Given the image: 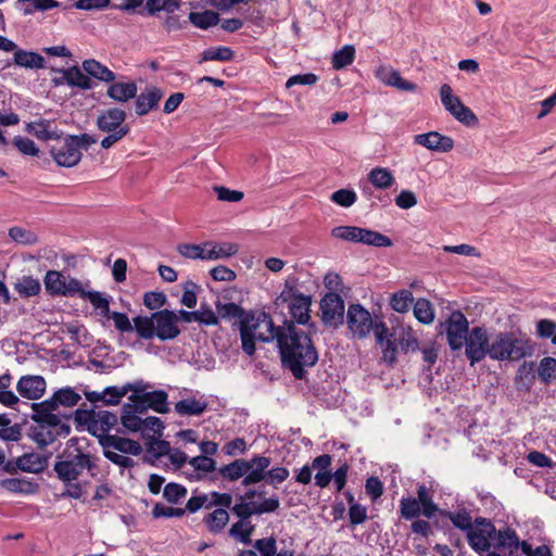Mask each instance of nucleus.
<instances>
[{
	"instance_id": "nucleus-37",
	"label": "nucleus",
	"mask_w": 556,
	"mask_h": 556,
	"mask_svg": "<svg viewBox=\"0 0 556 556\" xmlns=\"http://www.w3.org/2000/svg\"><path fill=\"white\" fill-rule=\"evenodd\" d=\"M413 302V293L407 289H402L397 292H394L390 296V306L392 307L393 311L397 313L408 312Z\"/></svg>"
},
{
	"instance_id": "nucleus-64",
	"label": "nucleus",
	"mask_w": 556,
	"mask_h": 556,
	"mask_svg": "<svg viewBox=\"0 0 556 556\" xmlns=\"http://www.w3.org/2000/svg\"><path fill=\"white\" fill-rule=\"evenodd\" d=\"M166 303V295L163 292L150 291L143 296V304L151 311L160 309Z\"/></svg>"
},
{
	"instance_id": "nucleus-30",
	"label": "nucleus",
	"mask_w": 556,
	"mask_h": 556,
	"mask_svg": "<svg viewBox=\"0 0 556 556\" xmlns=\"http://www.w3.org/2000/svg\"><path fill=\"white\" fill-rule=\"evenodd\" d=\"M439 515L443 518L450 519L455 528L465 531L466 534L475 525V520H472L470 513L466 508H462L456 511L441 509Z\"/></svg>"
},
{
	"instance_id": "nucleus-50",
	"label": "nucleus",
	"mask_w": 556,
	"mask_h": 556,
	"mask_svg": "<svg viewBox=\"0 0 556 556\" xmlns=\"http://www.w3.org/2000/svg\"><path fill=\"white\" fill-rule=\"evenodd\" d=\"M216 308H217L219 316L225 319L240 318V320H242L247 316V313L244 312V309L241 306H239L238 304L232 303V302L223 304L218 301L216 303ZM250 313H248V315Z\"/></svg>"
},
{
	"instance_id": "nucleus-47",
	"label": "nucleus",
	"mask_w": 556,
	"mask_h": 556,
	"mask_svg": "<svg viewBox=\"0 0 556 556\" xmlns=\"http://www.w3.org/2000/svg\"><path fill=\"white\" fill-rule=\"evenodd\" d=\"M235 56V52L228 48V47H216V48H208L203 51L202 58L200 60L201 62L206 61H231Z\"/></svg>"
},
{
	"instance_id": "nucleus-13",
	"label": "nucleus",
	"mask_w": 556,
	"mask_h": 556,
	"mask_svg": "<svg viewBox=\"0 0 556 556\" xmlns=\"http://www.w3.org/2000/svg\"><path fill=\"white\" fill-rule=\"evenodd\" d=\"M440 98L443 106L458 122L466 126H475L478 124V117L466 106L457 96H454L453 89L448 84H443L440 89Z\"/></svg>"
},
{
	"instance_id": "nucleus-26",
	"label": "nucleus",
	"mask_w": 556,
	"mask_h": 556,
	"mask_svg": "<svg viewBox=\"0 0 556 556\" xmlns=\"http://www.w3.org/2000/svg\"><path fill=\"white\" fill-rule=\"evenodd\" d=\"M312 298L309 295L298 296L294 303L289 304V312L293 318V323L299 325H307L311 319L309 307Z\"/></svg>"
},
{
	"instance_id": "nucleus-12",
	"label": "nucleus",
	"mask_w": 556,
	"mask_h": 556,
	"mask_svg": "<svg viewBox=\"0 0 556 556\" xmlns=\"http://www.w3.org/2000/svg\"><path fill=\"white\" fill-rule=\"evenodd\" d=\"M168 394L164 390H154L142 394H130L127 408L138 409V414H144L148 409H152L159 414L169 412L167 403Z\"/></svg>"
},
{
	"instance_id": "nucleus-51",
	"label": "nucleus",
	"mask_w": 556,
	"mask_h": 556,
	"mask_svg": "<svg viewBox=\"0 0 556 556\" xmlns=\"http://www.w3.org/2000/svg\"><path fill=\"white\" fill-rule=\"evenodd\" d=\"M211 243L206 242L204 245L184 243L177 247L178 252L187 258L191 260H206V247Z\"/></svg>"
},
{
	"instance_id": "nucleus-28",
	"label": "nucleus",
	"mask_w": 556,
	"mask_h": 556,
	"mask_svg": "<svg viewBox=\"0 0 556 556\" xmlns=\"http://www.w3.org/2000/svg\"><path fill=\"white\" fill-rule=\"evenodd\" d=\"M83 70L89 77H93L104 83H112L116 78L114 72L94 59L85 60L83 62Z\"/></svg>"
},
{
	"instance_id": "nucleus-23",
	"label": "nucleus",
	"mask_w": 556,
	"mask_h": 556,
	"mask_svg": "<svg viewBox=\"0 0 556 556\" xmlns=\"http://www.w3.org/2000/svg\"><path fill=\"white\" fill-rule=\"evenodd\" d=\"M138 87L135 81H112L106 90V96L116 102H128L137 96Z\"/></svg>"
},
{
	"instance_id": "nucleus-38",
	"label": "nucleus",
	"mask_w": 556,
	"mask_h": 556,
	"mask_svg": "<svg viewBox=\"0 0 556 556\" xmlns=\"http://www.w3.org/2000/svg\"><path fill=\"white\" fill-rule=\"evenodd\" d=\"M400 516L405 520H414L422 515V506L415 497H402L400 501Z\"/></svg>"
},
{
	"instance_id": "nucleus-61",
	"label": "nucleus",
	"mask_w": 556,
	"mask_h": 556,
	"mask_svg": "<svg viewBox=\"0 0 556 556\" xmlns=\"http://www.w3.org/2000/svg\"><path fill=\"white\" fill-rule=\"evenodd\" d=\"M14 290L23 298L35 295V279L30 276H23L15 282Z\"/></svg>"
},
{
	"instance_id": "nucleus-59",
	"label": "nucleus",
	"mask_w": 556,
	"mask_h": 556,
	"mask_svg": "<svg viewBox=\"0 0 556 556\" xmlns=\"http://www.w3.org/2000/svg\"><path fill=\"white\" fill-rule=\"evenodd\" d=\"M87 292L83 282L74 277H66L65 281V290L64 296L74 298L79 296L83 299L84 294Z\"/></svg>"
},
{
	"instance_id": "nucleus-17",
	"label": "nucleus",
	"mask_w": 556,
	"mask_h": 556,
	"mask_svg": "<svg viewBox=\"0 0 556 556\" xmlns=\"http://www.w3.org/2000/svg\"><path fill=\"white\" fill-rule=\"evenodd\" d=\"M50 153L59 166L73 167L81 160V151L72 144L68 135L50 146Z\"/></svg>"
},
{
	"instance_id": "nucleus-1",
	"label": "nucleus",
	"mask_w": 556,
	"mask_h": 556,
	"mask_svg": "<svg viewBox=\"0 0 556 556\" xmlns=\"http://www.w3.org/2000/svg\"><path fill=\"white\" fill-rule=\"evenodd\" d=\"M309 332L299 329L292 320L285 319L282 325L276 326V332L261 338L263 342L276 341L280 355L281 366L289 370L298 380H304L307 369L318 362V351L311 338L316 332V325L309 324Z\"/></svg>"
},
{
	"instance_id": "nucleus-42",
	"label": "nucleus",
	"mask_w": 556,
	"mask_h": 556,
	"mask_svg": "<svg viewBox=\"0 0 556 556\" xmlns=\"http://www.w3.org/2000/svg\"><path fill=\"white\" fill-rule=\"evenodd\" d=\"M142 429L140 430L142 439L146 441L154 437H162L164 424L159 417L149 416L142 419Z\"/></svg>"
},
{
	"instance_id": "nucleus-46",
	"label": "nucleus",
	"mask_w": 556,
	"mask_h": 556,
	"mask_svg": "<svg viewBox=\"0 0 556 556\" xmlns=\"http://www.w3.org/2000/svg\"><path fill=\"white\" fill-rule=\"evenodd\" d=\"M355 59V48L346 45L340 50L336 51L332 56V67L334 70H342L352 64Z\"/></svg>"
},
{
	"instance_id": "nucleus-5",
	"label": "nucleus",
	"mask_w": 556,
	"mask_h": 556,
	"mask_svg": "<svg viewBox=\"0 0 556 556\" xmlns=\"http://www.w3.org/2000/svg\"><path fill=\"white\" fill-rule=\"evenodd\" d=\"M270 463L269 457L262 455H254L251 459L237 458L220 467L218 475L230 482L243 478L242 485L249 486L263 481L262 472L270 466Z\"/></svg>"
},
{
	"instance_id": "nucleus-4",
	"label": "nucleus",
	"mask_w": 556,
	"mask_h": 556,
	"mask_svg": "<svg viewBox=\"0 0 556 556\" xmlns=\"http://www.w3.org/2000/svg\"><path fill=\"white\" fill-rule=\"evenodd\" d=\"M535 343L521 332L500 331L492 333L490 358L498 362H519L531 357Z\"/></svg>"
},
{
	"instance_id": "nucleus-40",
	"label": "nucleus",
	"mask_w": 556,
	"mask_h": 556,
	"mask_svg": "<svg viewBox=\"0 0 556 556\" xmlns=\"http://www.w3.org/2000/svg\"><path fill=\"white\" fill-rule=\"evenodd\" d=\"M254 530L255 526L251 521H237L229 529V535L243 544H250Z\"/></svg>"
},
{
	"instance_id": "nucleus-20",
	"label": "nucleus",
	"mask_w": 556,
	"mask_h": 556,
	"mask_svg": "<svg viewBox=\"0 0 556 556\" xmlns=\"http://www.w3.org/2000/svg\"><path fill=\"white\" fill-rule=\"evenodd\" d=\"M100 445L103 450L114 448L123 454L138 456L142 452V446L139 442L123 438L119 435H102L100 439Z\"/></svg>"
},
{
	"instance_id": "nucleus-18",
	"label": "nucleus",
	"mask_w": 556,
	"mask_h": 556,
	"mask_svg": "<svg viewBox=\"0 0 556 556\" xmlns=\"http://www.w3.org/2000/svg\"><path fill=\"white\" fill-rule=\"evenodd\" d=\"M164 96L163 90L156 86L146 87L135 98V112L138 116H144L159 108V103Z\"/></svg>"
},
{
	"instance_id": "nucleus-43",
	"label": "nucleus",
	"mask_w": 556,
	"mask_h": 556,
	"mask_svg": "<svg viewBox=\"0 0 556 556\" xmlns=\"http://www.w3.org/2000/svg\"><path fill=\"white\" fill-rule=\"evenodd\" d=\"M0 484L7 491L14 492V493L29 494L35 491V484L31 481L26 480L24 478L3 479L0 482Z\"/></svg>"
},
{
	"instance_id": "nucleus-27",
	"label": "nucleus",
	"mask_w": 556,
	"mask_h": 556,
	"mask_svg": "<svg viewBox=\"0 0 556 556\" xmlns=\"http://www.w3.org/2000/svg\"><path fill=\"white\" fill-rule=\"evenodd\" d=\"M229 513L227 509L217 507L203 518V523L213 534L222 533L229 522Z\"/></svg>"
},
{
	"instance_id": "nucleus-52",
	"label": "nucleus",
	"mask_w": 556,
	"mask_h": 556,
	"mask_svg": "<svg viewBox=\"0 0 556 556\" xmlns=\"http://www.w3.org/2000/svg\"><path fill=\"white\" fill-rule=\"evenodd\" d=\"M262 475L263 481L276 486L288 479L289 470L286 467H274L271 469H264Z\"/></svg>"
},
{
	"instance_id": "nucleus-35",
	"label": "nucleus",
	"mask_w": 556,
	"mask_h": 556,
	"mask_svg": "<svg viewBox=\"0 0 556 556\" xmlns=\"http://www.w3.org/2000/svg\"><path fill=\"white\" fill-rule=\"evenodd\" d=\"M368 180L379 189H388L394 184V176L389 168L375 167L368 174Z\"/></svg>"
},
{
	"instance_id": "nucleus-15",
	"label": "nucleus",
	"mask_w": 556,
	"mask_h": 556,
	"mask_svg": "<svg viewBox=\"0 0 556 556\" xmlns=\"http://www.w3.org/2000/svg\"><path fill=\"white\" fill-rule=\"evenodd\" d=\"M321 319L326 326L337 328L344 321V301L336 292H329L320 301Z\"/></svg>"
},
{
	"instance_id": "nucleus-14",
	"label": "nucleus",
	"mask_w": 556,
	"mask_h": 556,
	"mask_svg": "<svg viewBox=\"0 0 556 556\" xmlns=\"http://www.w3.org/2000/svg\"><path fill=\"white\" fill-rule=\"evenodd\" d=\"M96 464L89 454L78 453L74 458L55 463L54 470L60 480L72 482L78 478L86 468L91 471Z\"/></svg>"
},
{
	"instance_id": "nucleus-9",
	"label": "nucleus",
	"mask_w": 556,
	"mask_h": 556,
	"mask_svg": "<svg viewBox=\"0 0 556 556\" xmlns=\"http://www.w3.org/2000/svg\"><path fill=\"white\" fill-rule=\"evenodd\" d=\"M68 420L72 415L55 414L53 421L49 416H42L37 422V446L43 447L55 441L58 437H67L71 432L68 424L63 422L61 418Z\"/></svg>"
},
{
	"instance_id": "nucleus-34",
	"label": "nucleus",
	"mask_w": 556,
	"mask_h": 556,
	"mask_svg": "<svg viewBox=\"0 0 556 556\" xmlns=\"http://www.w3.org/2000/svg\"><path fill=\"white\" fill-rule=\"evenodd\" d=\"M189 21L198 28L207 29L219 22V14L212 10L203 12H190Z\"/></svg>"
},
{
	"instance_id": "nucleus-7",
	"label": "nucleus",
	"mask_w": 556,
	"mask_h": 556,
	"mask_svg": "<svg viewBox=\"0 0 556 556\" xmlns=\"http://www.w3.org/2000/svg\"><path fill=\"white\" fill-rule=\"evenodd\" d=\"M346 324L352 333L358 339L366 338L372 330L377 343L382 344L383 339L389 336V328L384 321L374 319L370 313L361 304H351L349 306Z\"/></svg>"
},
{
	"instance_id": "nucleus-58",
	"label": "nucleus",
	"mask_w": 556,
	"mask_h": 556,
	"mask_svg": "<svg viewBox=\"0 0 556 556\" xmlns=\"http://www.w3.org/2000/svg\"><path fill=\"white\" fill-rule=\"evenodd\" d=\"M188 463L197 471L213 472L216 470V460L207 456H195L189 459Z\"/></svg>"
},
{
	"instance_id": "nucleus-53",
	"label": "nucleus",
	"mask_w": 556,
	"mask_h": 556,
	"mask_svg": "<svg viewBox=\"0 0 556 556\" xmlns=\"http://www.w3.org/2000/svg\"><path fill=\"white\" fill-rule=\"evenodd\" d=\"M187 495V489L179 483L169 482L164 486L163 496L172 504H177L181 498Z\"/></svg>"
},
{
	"instance_id": "nucleus-57",
	"label": "nucleus",
	"mask_w": 556,
	"mask_h": 556,
	"mask_svg": "<svg viewBox=\"0 0 556 556\" xmlns=\"http://www.w3.org/2000/svg\"><path fill=\"white\" fill-rule=\"evenodd\" d=\"M21 396L35 400V376H23L16 386Z\"/></svg>"
},
{
	"instance_id": "nucleus-33",
	"label": "nucleus",
	"mask_w": 556,
	"mask_h": 556,
	"mask_svg": "<svg viewBox=\"0 0 556 556\" xmlns=\"http://www.w3.org/2000/svg\"><path fill=\"white\" fill-rule=\"evenodd\" d=\"M45 287L52 296H64L66 277L58 270H49L45 276Z\"/></svg>"
},
{
	"instance_id": "nucleus-25",
	"label": "nucleus",
	"mask_w": 556,
	"mask_h": 556,
	"mask_svg": "<svg viewBox=\"0 0 556 556\" xmlns=\"http://www.w3.org/2000/svg\"><path fill=\"white\" fill-rule=\"evenodd\" d=\"M207 406L206 401L191 396L178 401L175 404V413L179 416H201L207 409Z\"/></svg>"
},
{
	"instance_id": "nucleus-54",
	"label": "nucleus",
	"mask_w": 556,
	"mask_h": 556,
	"mask_svg": "<svg viewBox=\"0 0 556 556\" xmlns=\"http://www.w3.org/2000/svg\"><path fill=\"white\" fill-rule=\"evenodd\" d=\"M96 414H97V410H94V409L77 408L73 413L74 420L76 422V429L78 431L84 430V429H86L88 431V428L94 421Z\"/></svg>"
},
{
	"instance_id": "nucleus-60",
	"label": "nucleus",
	"mask_w": 556,
	"mask_h": 556,
	"mask_svg": "<svg viewBox=\"0 0 556 556\" xmlns=\"http://www.w3.org/2000/svg\"><path fill=\"white\" fill-rule=\"evenodd\" d=\"M211 502L208 504L205 505V508L206 509H210L212 508L213 506H218V507H222V508H229L231 509L232 507V495L230 493H220V492H217V491H213L211 492Z\"/></svg>"
},
{
	"instance_id": "nucleus-22",
	"label": "nucleus",
	"mask_w": 556,
	"mask_h": 556,
	"mask_svg": "<svg viewBox=\"0 0 556 556\" xmlns=\"http://www.w3.org/2000/svg\"><path fill=\"white\" fill-rule=\"evenodd\" d=\"M117 422L118 418L116 414L109 410H97L94 421L88 428V432L98 438V441L100 442L102 435H111L109 432L117 425Z\"/></svg>"
},
{
	"instance_id": "nucleus-8",
	"label": "nucleus",
	"mask_w": 556,
	"mask_h": 556,
	"mask_svg": "<svg viewBox=\"0 0 556 556\" xmlns=\"http://www.w3.org/2000/svg\"><path fill=\"white\" fill-rule=\"evenodd\" d=\"M127 114L119 108H111L102 111L97 117V127L100 131L106 132L101 140L102 149H110L129 134L130 127L126 124Z\"/></svg>"
},
{
	"instance_id": "nucleus-44",
	"label": "nucleus",
	"mask_w": 556,
	"mask_h": 556,
	"mask_svg": "<svg viewBox=\"0 0 556 556\" xmlns=\"http://www.w3.org/2000/svg\"><path fill=\"white\" fill-rule=\"evenodd\" d=\"M539 379L544 384H549L556 379V358L543 357L538 367Z\"/></svg>"
},
{
	"instance_id": "nucleus-39",
	"label": "nucleus",
	"mask_w": 556,
	"mask_h": 556,
	"mask_svg": "<svg viewBox=\"0 0 556 556\" xmlns=\"http://www.w3.org/2000/svg\"><path fill=\"white\" fill-rule=\"evenodd\" d=\"M359 238L362 239L361 243L376 248H389L393 244L388 236L367 228H363V233Z\"/></svg>"
},
{
	"instance_id": "nucleus-10",
	"label": "nucleus",
	"mask_w": 556,
	"mask_h": 556,
	"mask_svg": "<svg viewBox=\"0 0 556 556\" xmlns=\"http://www.w3.org/2000/svg\"><path fill=\"white\" fill-rule=\"evenodd\" d=\"M80 395L72 388H63L55 391L50 400L37 403V422L42 416H49L53 421L55 414L60 413L59 407H73L80 401Z\"/></svg>"
},
{
	"instance_id": "nucleus-16",
	"label": "nucleus",
	"mask_w": 556,
	"mask_h": 556,
	"mask_svg": "<svg viewBox=\"0 0 556 556\" xmlns=\"http://www.w3.org/2000/svg\"><path fill=\"white\" fill-rule=\"evenodd\" d=\"M469 333L466 316L460 311H454L446 321V337L451 350H460Z\"/></svg>"
},
{
	"instance_id": "nucleus-24",
	"label": "nucleus",
	"mask_w": 556,
	"mask_h": 556,
	"mask_svg": "<svg viewBox=\"0 0 556 556\" xmlns=\"http://www.w3.org/2000/svg\"><path fill=\"white\" fill-rule=\"evenodd\" d=\"M58 73L65 74L66 84L71 87H76L81 90H89L93 87L88 74H85L77 65L58 70Z\"/></svg>"
},
{
	"instance_id": "nucleus-56",
	"label": "nucleus",
	"mask_w": 556,
	"mask_h": 556,
	"mask_svg": "<svg viewBox=\"0 0 556 556\" xmlns=\"http://www.w3.org/2000/svg\"><path fill=\"white\" fill-rule=\"evenodd\" d=\"M330 199L340 206L350 207L356 202V193L350 189H339L331 194Z\"/></svg>"
},
{
	"instance_id": "nucleus-2",
	"label": "nucleus",
	"mask_w": 556,
	"mask_h": 556,
	"mask_svg": "<svg viewBox=\"0 0 556 556\" xmlns=\"http://www.w3.org/2000/svg\"><path fill=\"white\" fill-rule=\"evenodd\" d=\"M469 546L482 555L492 547L498 551H508L509 555L518 548L519 539L515 530L504 528L496 530L490 519L477 517L475 525L466 535Z\"/></svg>"
},
{
	"instance_id": "nucleus-21",
	"label": "nucleus",
	"mask_w": 556,
	"mask_h": 556,
	"mask_svg": "<svg viewBox=\"0 0 556 556\" xmlns=\"http://www.w3.org/2000/svg\"><path fill=\"white\" fill-rule=\"evenodd\" d=\"M376 77L384 85L395 87L402 91L414 92L417 89L416 84L404 79L399 71L389 66H379L376 71Z\"/></svg>"
},
{
	"instance_id": "nucleus-36",
	"label": "nucleus",
	"mask_w": 556,
	"mask_h": 556,
	"mask_svg": "<svg viewBox=\"0 0 556 556\" xmlns=\"http://www.w3.org/2000/svg\"><path fill=\"white\" fill-rule=\"evenodd\" d=\"M414 316L418 321L429 325L434 320V309L431 302L425 298H419L414 304Z\"/></svg>"
},
{
	"instance_id": "nucleus-55",
	"label": "nucleus",
	"mask_w": 556,
	"mask_h": 556,
	"mask_svg": "<svg viewBox=\"0 0 556 556\" xmlns=\"http://www.w3.org/2000/svg\"><path fill=\"white\" fill-rule=\"evenodd\" d=\"M161 437H154L147 441V452L151 453L154 458H160L170 451L169 442L160 440Z\"/></svg>"
},
{
	"instance_id": "nucleus-31",
	"label": "nucleus",
	"mask_w": 556,
	"mask_h": 556,
	"mask_svg": "<svg viewBox=\"0 0 556 556\" xmlns=\"http://www.w3.org/2000/svg\"><path fill=\"white\" fill-rule=\"evenodd\" d=\"M63 131L59 128V124L54 119L37 121V139L42 141L59 142Z\"/></svg>"
},
{
	"instance_id": "nucleus-48",
	"label": "nucleus",
	"mask_w": 556,
	"mask_h": 556,
	"mask_svg": "<svg viewBox=\"0 0 556 556\" xmlns=\"http://www.w3.org/2000/svg\"><path fill=\"white\" fill-rule=\"evenodd\" d=\"M238 252V245L235 243L224 242L222 244H213L206 250V260L226 258Z\"/></svg>"
},
{
	"instance_id": "nucleus-45",
	"label": "nucleus",
	"mask_w": 556,
	"mask_h": 556,
	"mask_svg": "<svg viewBox=\"0 0 556 556\" xmlns=\"http://www.w3.org/2000/svg\"><path fill=\"white\" fill-rule=\"evenodd\" d=\"M138 409L127 408V403L123 405L121 421L122 425L131 432H138L142 429V418L137 416Z\"/></svg>"
},
{
	"instance_id": "nucleus-62",
	"label": "nucleus",
	"mask_w": 556,
	"mask_h": 556,
	"mask_svg": "<svg viewBox=\"0 0 556 556\" xmlns=\"http://www.w3.org/2000/svg\"><path fill=\"white\" fill-rule=\"evenodd\" d=\"M399 342L402 351H404L405 353L408 351L415 352L419 349V342L417 338L414 336V332L410 327L403 330L399 339Z\"/></svg>"
},
{
	"instance_id": "nucleus-11",
	"label": "nucleus",
	"mask_w": 556,
	"mask_h": 556,
	"mask_svg": "<svg viewBox=\"0 0 556 556\" xmlns=\"http://www.w3.org/2000/svg\"><path fill=\"white\" fill-rule=\"evenodd\" d=\"M492 334H488L484 327H473L465 340V354L470 361V365L481 362L491 353Z\"/></svg>"
},
{
	"instance_id": "nucleus-63",
	"label": "nucleus",
	"mask_w": 556,
	"mask_h": 556,
	"mask_svg": "<svg viewBox=\"0 0 556 556\" xmlns=\"http://www.w3.org/2000/svg\"><path fill=\"white\" fill-rule=\"evenodd\" d=\"M254 547L260 552L261 556H275L277 553L276 539L273 536L256 540Z\"/></svg>"
},
{
	"instance_id": "nucleus-32",
	"label": "nucleus",
	"mask_w": 556,
	"mask_h": 556,
	"mask_svg": "<svg viewBox=\"0 0 556 556\" xmlns=\"http://www.w3.org/2000/svg\"><path fill=\"white\" fill-rule=\"evenodd\" d=\"M416 501L422 506V516L431 519L441 508L433 502L430 490L425 484H419L417 488Z\"/></svg>"
},
{
	"instance_id": "nucleus-29",
	"label": "nucleus",
	"mask_w": 556,
	"mask_h": 556,
	"mask_svg": "<svg viewBox=\"0 0 556 556\" xmlns=\"http://www.w3.org/2000/svg\"><path fill=\"white\" fill-rule=\"evenodd\" d=\"M534 368V362H523L519 366L515 377V386L517 390L530 391L535 380Z\"/></svg>"
},
{
	"instance_id": "nucleus-41",
	"label": "nucleus",
	"mask_w": 556,
	"mask_h": 556,
	"mask_svg": "<svg viewBox=\"0 0 556 556\" xmlns=\"http://www.w3.org/2000/svg\"><path fill=\"white\" fill-rule=\"evenodd\" d=\"M363 228L357 226H337L331 230V236L348 242L361 243Z\"/></svg>"
},
{
	"instance_id": "nucleus-19",
	"label": "nucleus",
	"mask_w": 556,
	"mask_h": 556,
	"mask_svg": "<svg viewBox=\"0 0 556 556\" xmlns=\"http://www.w3.org/2000/svg\"><path fill=\"white\" fill-rule=\"evenodd\" d=\"M414 143L422 146L431 151L450 152L454 148V140L438 131H429L414 136Z\"/></svg>"
},
{
	"instance_id": "nucleus-49",
	"label": "nucleus",
	"mask_w": 556,
	"mask_h": 556,
	"mask_svg": "<svg viewBox=\"0 0 556 556\" xmlns=\"http://www.w3.org/2000/svg\"><path fill=\"white\" fill-rule=\"evenodd\" d=\"M180 8V0H147L146 9L153 15L160 11L173 13Z\"/></svg>"
},
{
	"instance_id": "nucleus-3",
	"label": "nucleus",
	"mask_w": 556,
	"mask_h": 556,
	"mask_svg": "<svg viewBox=\"0 0 556 556\" xmlns=\"http://www.w3.org/2000/svg\"><path fill=\"white\" fill-rule=\"evenodd\" d=\"M132 320L135 331L142 340L157 338L161 341H169L181 333L177 314L167 308L159 309L150 316H136Z\"/></svg>"
},
{
	"instance_id": "nucleus-6",
	"label": "nucleus",
	"mask_w": 556,
	"mask_h": 556,
	"mask_svg": "<svg viewBox=\"0 0 556 556\" xmlns=\"http://www.w3.org/2000/svg\"><path fill=\"white\" fill-rule=\"evenodd\" d=\"M241 346L245 354L252 356L255 353V341H262L263 338L276 332V325L269 314L250 313L239 321Z\"/></svg>"
}]
</instances>
